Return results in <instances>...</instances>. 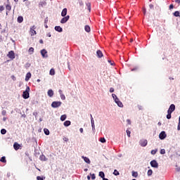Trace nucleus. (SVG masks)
<instances>
[{"label": "nucleus", "mask_w": 180, "mask_h": 180, "mask_svg": "<svg viewBox=\"0 0 180 180\" xmlns=\"http://www.w3.org/2000/svg\"><path fill=\"white\" fill-rule=\"evenodd\" d=\"M63 124L65 127H68V126L71 124V121L67 120L63 123Z\"/></svg>", "instance_id": "a211bd4d"}, {"label": "nucleus", "mask_w": 180, "mask_h": 180, "mask_svg": "<svg viewBox=\"0 0 180 180\" xmlns=\"http://www.w3.org/2000/svg\"><path fill=\"white\" fill-rule=\"evenodd\" d=\"M177 130H180V123H178Z\"/></svg>", "instance_id": "052dcab7"}, {"label": "nucleus", "mask_w": 180, "mask_h": 180, "mask_svg": "<svg viewBox=\"0 0 180 180\" xmlns=\"http://www.w3.org/2000/svg\"><path fill=\"white\" fill-rule=\"evenodd\" d=\"M160 154H162V155L165 154V149H161Z\"/></svg>", "instance_id": "a19ab883"}, {"label": "nucleus", "mask_w": 180, "mask_h": 180, "mask_svg": "<svg viewBox=\"0 0 180 180\" xmlns=\"http://www.w3.org/2000/svg\"><path fill=\"white\" fill-rule=\"evenodd\" d=\"M95 178H96V176H95V174H91V179H95Z\"/></svg>", "instance_id": "603ef678"}, {"label": "nucleus", "mask_w": 180, "mask_h": 180, "mask_svg": "<svg viewBox=\"0 0 180 180\" xmlns=\"http://www.w3.org/2000/svg\"><path fill=\"white\" fill-rule=\"evenodd\" d=\"M11 79H13V81H16V77H15V75H12Z\"/></svg>", "instance_id": "49530a36"}, {"label": "nucleus", "mask_w": 180, "mask_h": 180, "mask_svg": "<svg viewBox=\"0 0 180 180\" xmlns=\"http://www.w3.org/2000/svg\"><path fill=\"white\" fill-rule=\"evenodd\" d=\"M150 165L153 168H158V162H157V160H153L150 162Z\"/></svg>", "instance_id": "39448f33"}, {"label": "nucleus", "mask_w": 180, "mask_h": 180, "mask_svg": "<svg viewBox=\"0 0 180 180\" xmlns=\"http://www.w3.org/2000/svg\"><path fill=\"white\" fill-rule=\"evenodd\" d=\"M127 134L128 137H130L131 132L129 129L127 130Z\"/></svg>", "instance_id": "37998d69"}, {"label": "nucleus", "mask_w": 180, "mask_h": 180, "mask_svg": "<svg viewBox=\"0 0 180 180\" xmlns=\"http://www.w3.org/2000/svg\"><path fill=\"white\" fill-rule=\"evenodd\" d=\"M139 143L141 147H146V146L148 144L147 139L141 140Z\"/></svg>", "instance_id": "6e6552de"}, {"label": "nucleus", "mask_w": 180, "mask_h": 180, "mask_svg": "<svg viewBox=\"0 0 180 180\" xmlns=\"http://www.w3.org/2000/svg\"><path fill=\"white\" fill-rule=\"evenodd\" d=\"M44 131L46 136H49V134H50V131H49V129H44Z\"/></svg>", "instance_id": "c756f323"}, {"label": "nucleus", "mask_w": 180, "mask_h": 180, "mask_svg": "<svg viewBox=\"0 0 180 180\" xmlns=\"http://www.w3.org/2000/svg\"><path fill=\"white\" fill-rule=\"evenodd\" d=\"M55 30H56V32H63V28L60 26H56L55 27Z\"/></svg>", "instance_id": "f3484780"}, {"label": "nucleus", "mask_w": 180, "mask_h": 180, "mask_svg": "<svg viewBox=\"0 0 180 180\" xmlns=\"http://www.w3.org/2000/svg\"><path fill=\"white\" fill-rule=\"evenodd\" d=\"M96 54H97V56L98 57V58H102V57H103V53H102V51L101 50H98L96 51Z\"/></svg>", "instance_id": "f8f14e48"}, {"label": "nucleus", "mask_w": 180, "mask_h": 180, "mask_svg": "<svg viewBox=\"0 0 180 180\" xmlns=\"http://www.w3.org/2000/svg\"><path fill=\"white\" fill-rule=\"evenodd\" d=\"M103 180H109V179H106V178L104 177V178L103 179Z\"/></svg>", "instance_id": "774afa93"}, {"label": "nucleus", "mask_w": 180, "mask_h": 180, "mask_svg": "<svg viewBox=\"0 0 180 180\" xmlns=\"http://www.w3.org/2000/svg\"><path fill=\"white\" fill-rule=\"evenodd\" d=\"M54 95V91L53 90L49 89L48 91V96H49L50 98H51Z\"/></svg>", "instance_id": "2eb2a0df"}, {"label": "nucleus", "mask_w": 180, "mask_h": 180, "mask_svg": "<svg viewBox=\"0 0 180 180\" xmlns=\"http://www.w3.org/2000/svg\"><path fill=\"white\" fill-rule=\"evenodd\" d=\"M175 2H176V4H180V0H175Z\"/></svg>", "instance_id": "e2e57ef3"}, {"label": "nucleus", "mask_w": 180, "mask_h": 180, "mask_svg": "<svg viewBox=\"0 0 180 180\" xmlns=\"http://www.w3.org/2000/svg\"><path fill=\"white\" fill-rule=\"evenodd\" d=\"M132 176H134V178H137L139 176V173H137V172H132Z\"/></svg>", "instance_id": "393cba45"}, {"label": "nucleus", "mask_w": 180, "mask_h": 180, "mask_svg": "<svg viewBox=\"0 0 180 180\" xmlns=\"http://www.w3.org/2000/svg\"><path fill=\"white\" fill-rule=\"evenodd\" d=\"M1 114L3 115V116L6 115V110H3Z\"/></svg>", "instance_id": "09e8293b"}, {"label": "nucleus", "mask_w": 180, "mask_h": 180, "mask_svg": "<svg viewBox=\"0 0 180 180\" xmlns=\"http://www.w3.org/2000/svg\"><path fill=\"white\" fill-rule=\"evenodd\" d=\"M157 151H158L157 149L152 150L150 153L152 154V155H155V154H157Z\"/></svg>", "instance_id": "7c9ffc66"}, {"label": "nucleus", "mask_w": 180, "mask_h": 180, "mask_svg": "<svg viewBox=\"0 0 180 180\" xmlns=\"http://www.w3.org/2000/svg\"><path fill=\"white\" fill-rule=\"evenodd\" d=\"M67 15V8H63L61 13V16H65Z\"/></svg>", "instance_id": "6ab92c4d"}, {"label": "nucleus", "mask_w": 180, "mask_h": 180, "mask_svg": "<svg viewBox=\"0 0 180 180\" xmlns=\"http://www.w3.org/2000/svg\"><path fill=\"white\" fill-rule=\"evenodd\" d=\"M1 134H6V129H2L1 130Z\"/></svg>", "instance_id": "e433bc0d"}, {"label": "nucleus", "mask_w": 180, "mask_h": 180, "mask_svg": "<svg viewBox=\"0 0 180 180\" xmlns=\"http://www.w3.org/2000/svg\"><path fill=\"white\" fill-rule=\"evenodd\" d=\"M13 147H14V150H15V151H18V150L20 148V145L18 143H15L13 144Z\"/></svg>", "instance_id": "ddd939ff"}, {"label": "nucleus", "mask_w": 180, "mask_h": 180, "mask_svg": "<svg viewBox=\"0 0 180 180\" xmlns=\"http://www.w3.org/2000/svg\"><path fill=\"white\" fill-rule=\"evenodd\" d=\"M60 98L62 101H65V96L64 94H60Z\"/></svg>", "instance_id": "4c0bfd02"}, {"label": "nucleus", "mask_w": 180, "mask_h": 180, "mask_svg": "<svg viewBox=\"0 0 180 180\" xmlns=\"http://www.w3.org/2000/svg\"><path fill=\"white\" fill-rule=\"evenodd\" d=\"M79 131H80V133H84V129L80 128V129H79Z\"/></svg>", "instance_id": "bf43d9fd"}, {"label": "nucleus", "mask_w": 180, "mask_h": 180, "mask_svg": "<svg viewBox=\"0 0 180 180\" xmlns=\"http://www.w3.org/2000/svg\"><path fill=\"white\" fill-rule=\"evenodd\" d=\"M87 179H88V180L91 179V176H87Z\"/></svg>", "instance_id": "338daca9"}, {"label": "nucleus", "mask_w": 180, "mask_h": 180, "mask_svg": "<svg viewBox=\"0 0 180 180\" xmlns=\"http://www.w3.org/2000/svg\"><path fill=\"white\" fill-rule=\"evenodd\" d=\"M169 9H174V5L171 4V5L169 6Z\"/></svg>", "instance_id": "4d7b16f0"}, {"label": "nucleus", "mask_w": 180, "mask_h": 180, "mask_svg": "<svg viewBox=\"0 0 180 180\" xmlns=\"http://www.w3.org/2000/svg\"><path fill=\"white\" fill-rule=\"evenodd\" d=\"M65 119H67V115H63L60 116V120L62 122H64V120H65Z\"/></svg>", "instance_id": "5701e85b"}, {"label": "nucleus", "mask_w": 180, "mask_h": 180, "mask_svg": "<svg viewBox=\"0 0 180 180\" xmlns=\"http://www.w3.org/2000/svg\"><path fill=\"white\" fill-rule=\"evenodd\" d=\"M7 56L8 58L13 60V58H15V52L13 51H11L8 52V54Z\"/></svg>", "instance_id": "423d86ee"}, {"label": "nucleus", "mask_w": 180, "mask_h": 180, "mask_svg": "<svg viewBox=\"0 0 180 180\" xmlns=\"http://www.w3.org/2000/svg\"><path fill=\"white\" fill-rule=\"evenodd\" d=\"M174 15L176 16V18L179 17V11H175Z\"/></svg>", "instance_id": "f704fd0d"}, {"label": "nucleus", "mask_w": 180, "mask_h": 180, "mask_svg": "<svg viewBox=\"0 0 180 180\" xmlns=\"http://www.w3.org/2000/svg\"><path fill=\"white\" fill-rule=\"evenodd\" d=\"M88 8H89V10L91 11V4H89Z\"/></svg>", "instance_id": "680f3d73"}, {"label": "nucleus", "mask_w": 180, "mask_h": 180, "mask_svg": "<svg viewBox=\"0 0 180 180\" xmlns=\"http://www.w3.org/2000/svg\"><path fill=\"white\" fill-rule=\"evenodd\" d=\"M30 33L31 36H34V34H37L36 30H34V26H33L32 28H30Z\"/></svg>", "instance_id": "9d476101"}, {"label": "nucleus", "mask_w": 180, "mask_h": 180, "mask_svg": "<svg viewBox=\"0 0 180 180\" xmlns=\"http://www.w3.org/2000/svg\"><path fill=\"white\" fill-rule=\"evenodd\" d=\"M69 19H70V15H67L61 19L60 23H62V24L67 23V22H68Z\"/></svg>", "instance_id": "0eeeda50"}, {"label": "nucleus", "mask_w": 180, "mask_h": 180, "mask_svg": "<svg viewBox=\"0 0 180 180\" xmlns=\"http://www.w3.org/2000/svg\"><path fill=\"white\" fill-rule=\"evenodd\" d=\"M119 101H120L119 100V98L117 97H116V98L115 99V103H118Z\"/></svg>", "instance_id": "3c124183"}, {"label": "nucleus", "mask_w": 180, "mask_h": 180, "mask_svg": "<svg viewBox=\"0 0 180 180\" xmlns=\"http://www.w3.org/2000/svg\"><path fill=\"white\" fill-rule=\"evenodd\" d=\"M174 110H175V105L171 104L167 110V119H171V114L172 113V112H174Z\"/></svg>", "instance_id": "f257e3e1"}, {"label": "nucleus", "mask_w": 180, "mask_h": 180, "mask_svg": "<svg viewBox=\"0 0 180 180\" xmlns=\"http://www.w3.org/2000/svg\"><path fill=\"white\" fill-rule=\"evenodd\" d=\"M110 92L112 94V93H113V92H115V89H113V87H111L110 89Z\"/></svg>", "instance_id": "c03bdc74"}, {"label": "nucleus", "mask_w": 180, "mask_h": 180, "mask_svg": "<svg viewBox=\"0 0 180 180\" xmlns=\"http://www.w3.org/2000/svg\"><path fill=\"white\" fill-rule=\"evenodd\" d=\"M116 103H117V106H119L120 108H123V103H121V101H118Z\"/></svg>", "instance_id": "2f4dec72"}, {"label": "nucleus", "mask_w": 180, "mask_h": 180, "mask_svg": "<svg viewBox=\"0 0 180 180\" xmlns=\"http://www.w3.org/2000/svg\"><path fill=\"white\" fill-rule=\"evenodd\" d=\"M6 11H8V12H10V11L12 9V6H11V5H9V4H7V5L6 6Z\"/></svg>", "instance_id": "b1692460"}, {"label": "nucleus", "mask_w": 180, "mask_h": 180, "mask_svg": "<svg viewBox=\"0 0 180 180\" xmlns=\"http://www.w3.org/2000/svg\"><path fill=\"white\" fill-rule=\"evenodd\" d=\"M39 43H40L41 44H43V39H40V40H39Z\"/></svg>", "instance_id": "0e129e2a"}, {"label": "nucleus", "mask_w": 180, "mask_h": 180, "mask_svg": "<svg viewBox=\"0 0 180 180\" xmlns=\"http://www.w3.org/2000/svg\"><path fill=\"white\" fill-rule=\"evenodd\" d=\"M44 26H45L46 29H47L49 27V26H47V24H45Z\"/></svg>", "instance_id": "69168bd1"}, {"label": "nucleus", "mask_w": 180, "mask_h": 180, "mask_svg": "<svg viewBox=\"0 0 180 180\" xmlns=\"http://www.w3.org/2000/svg\"><path fill=\"white\" fill-rule=\"evenodd\" d=\"M32 78V73L27 72L25 76V81H29Z\"/></svg>", "instance_id": "4468645a"}, {"label": "nucleus", "mask_w": 180, "mask_h": 180, "mask_svg": "<svg viewBox=\"0 0 180 180\" xmlns=\"http://www.w3.org/2000/svg\"><path fill=\"white\" fill-rule=\"evenodd\" d=\"M29 92H30V87L27 86L25 91L22 93V98L24 99H29Z\"/></svg>", "instance_id": "f03ea898"}, {"label": "nucleus", "mask_w": 180, "mask_h": 180, "mask_svg": "<svg viewBox=\"0 0 180 180\" xmlns=\"http://www.w3.org/2000/svg\"><path fill=\"white\" fill-rule=\"evenodd\" d=\"M29 53H31V54H32V53H34V49L33 47H30L29 49Z\"/></svg>", "instance_id": "72a5a7b5"}, {"label": "nucleus", "mask_w": 180, "mask_h": 180, "mask_svg": "<svg viewBox=\"0 0 180 180\" xmlns=\"http://www.w3.org/2000/svg\"><path fill=\"white\" fill-rule=\"evenodd\" d=\"M61 101H53L51 103V107L52 108H60V106H61Z\"/></svg>", "instance_id": "7ed1b4c3"}, {"label": "nucleus", "mask_w": 180, "mask_h": 180, "mask_svg": "<svg viewBox=\"0 0 180 180\" xmlns=\"http://www.w3.org/2000/svg\"><path fill=\"white\" fill-rule=\"evenodd\" d=\"M18 23H22V22H23V17L22 16H18Z\"/></svg>", "instance_id": "412c9836"}, {"label": "nucleus", "mask_w": 180, "mask_h": 180, "mask_svg": "<svg viewBox=\"0 0 180 180\" xmlns=\"http://www.w3.org/2000/svg\"><path fill=\"white\" fill-rule=\"evenodd\" d=\"M39 160L41 161H46L47 160V159L46 158V156H44V155H40Z\"/></svg>", "instance_id": "aec40b11"}, {"label": "nucleus", "mask_w": 180, "mask_h": 180, "mask_svg": "<svg viewBox=\"0 0 180 180\" xmlns=\"http://www.w3.org/2000/svg\"><path fill=\"white\" fill-rule=\"evenodd\" d=\"M41 54L43 58H47L49 56H47V51L46 49L41 50Z\"/></svg>", "instance_id": "20e7f679"}, {"label": "nucleus", "mask_w": 180, "mask_h": 180, "mask_svg": "<svg viewBox=\"0 0 180 180\" xmlns=\"http://www.w3.org/2000/svg\"><path fill=\"white\" fill-rule=\"evenodd\" d=\"M82 158L85 162H86V164H91V160L87 157L82 156Z\"/></svg>", "instance_id": "9b49d317"}, {"label": "nucleus", "mask_w": 180, "mask_h": 180, "mask_svg": "<svg viewBox=\"0 0 180 180\" xmlns=\"http://www.w3.org/2000/svg\"><path fill=\"white\" fill-rule=\"evenodd\" d=\"M1 162H4L6 163V158H5V156L1 157V158L0 159Z\"/></svg>", "instance_id": "a878e982"}, {"label": "nucleus", "mask_w": 180, "mask_h": 180, "mask_svg": "<svg viewBox=\"0 0 180 180\" xmlns=\"http://www.w3.org/2000/svg\"><path fill=\"white\" fill-rule=\"evenodd\" d=\"M49 74H50V75H54L56 74V70H54L53 68L51 69Z\"/></svg>", "instance_id": "bb28decb"}, {"label": "nucleus", "mask_w": 180, "mask_h": 180, "mask_svg": "<svg viewBox=\"0 0 180 180\" xmlns=\"http://www.w3.org/2000/svg\"><path fill=\"white\" fill-rule=\"evenodd\" d=\"M48 22H49V18L46 17V18H45V20H44V24H45V25H47Z\"/></svg>", "instance_id": "79ce46f5"}, {"label": "nucleus", "mask_w": 180, "mask_h": 180, "mask_svg": "<svg viewBox=\"0 0 180 180\" xmlns=\"http://www.w3.org/2000/svg\"><path fill=\"white\" fill-rule=\"evenodd\" d=\"M127 122L128 124H131V121H130V120H127Z\"/></svg>", "instance_id": "5fc2aeb1"}, {"label": "nucleus", "mask_w": 180, "mask_h": 180, "mask_svg": "<svg viewBox=\"0 0 180 180\" xmlns=\"http://www.w3.org/2000/svg\"><path fill=\"white\" fill-rule=\"evenodd\" d=\"M58 92H59L60 95H62V94H63V90L59 89Z\"/></svg>", "instance_id": "13d9d810"}, {"label": "nucleus", "mask_w": 180, "mask_h": 180, "mask_svg": "<svg viewBox=\"0 0 180 180\" xmlns=\"http://www.w3.org/2000/svg\"><path fill=\"white\" fill-rule=\"evenodd\" d=\"M113 174L115 175L116 176H117V175H120V173H119V171L115 169Z\"/></svg>", "instance_id": "473e14b6"}, {"label": "nucleus", "mask_w": 180, "mask_h": 180, "mask_svg": "<svg viewBox=\"0 0 180 180\" xmlns=\"http://www.w3.org/2000/svg\"><path fill=\"white\" fill-rule=\"evenodd\" d=\"M99 141H101V143H106V139H105V138H101Z\"/></svg>", "instance_id": "c9c22d12"}, {"label": "nucleus", "mask_w": 180, "mask_h": 180, "mask_svg": "<svg viewBox=\"0 0 180 180\" xmlns=\"http://www.w3.org/2000/svg\"><path fill=\"white\" fill-rule=\"evenodd\" d=\"M37 180H44V179H43V177H41L40 176H37Z\"/></svg>", "instance_id": "a18cd8bd"}, {"label": "nucleus", "mask_w": 180, "mask_h": 180, "mask_svg": "<svg viewBox=\"0 0 180 180\" xmlns=\"http://www.w3.org/2000/svg\"><path fill=\"white\" fill-rule=\"evenodd\" d=\"M108 63H110V65H113V64H115L112 60H108Z\"/></svg>", "instance_id": "6e6d98bb"}, {"label": "nucleus", "mask_w": 180, "mask_h": 180, "mask_svg": "<svg viewBox=\"0 0 180 180\" xmlns=\"http://www.w3.org/2000/svg\"><path fill=\"white\" fill-rule=\"evenodd\" d=\"M2 11H5V7H4V6H0V12H2Z\"/></svg>", "instance_id": "ea45409f"}, {"label": "nucleus", "mask_w": 180, "mask_h": 180, "mask_svg": "<svg viewBox=\"0 0 180 180\" xmlns=\"http://www.w3.org/2000/svg\"><path fill=\"white\" fill-rule=\"evenodd\" d=\"M99 176L103 179V178H105V173H103V172H100Z\"/></svg>", "instance_id": "c85d7f7f"}, {"label": "nucleus", "mask_w": 180, "mask_h": 180, "mask_svg": "<svg viewBox=\"0 0 180 180\" xmlns=\"http://www.w3.org/2000/svg\"><path fill=\"white\" fill-rule=\"evenodd\" d=\"M84 30H85L87 33H89V32H91V27H89V25H85V27H84Z\"/></svg>", "instance_id": "dca6fc26"}, {"label": "nucleus", "mask_w": 180, "mask_h": 180, "mask_svg": "<svg viewBox=\"0 0 180 180\" xmlns=\"http://www.w3.org/2000/svg\"><path fill=\"white\" fill-rule=\"evenodd\" d=\"M91 127L93 130H95V121L94 120V118H91Z\"/></svg>", "instance_id": "4be33fe9"}, {"label": "nucleus", "mask_w": 180, "mask_h": 180, "mask_svg": "<svg viewBox=\"0 0 180 180\" xmlns=\"http://www.w3.org/2000/svg\"><path fill=\"white\" fill-rule=\"evenodd\" d=\"M112 96L113 99H116V98H117V96H116V94H112Z\"/></svg>", "instance_id": "de8ad7c7"}, {"label": "nucleus", "mask_w": 180, "mask_h": 180, "mask_svg": "<svg viewBox=\"0 0 180 180\" xmlns=\"http://www.w3.org/2000/svg\"><path fill=\"white\" fill-rule=\"evenodd\" d=\"M63 141H65L66 143H68V141L69 139H68V138L64 136V137L63 138Z\"/></svg>", "instance_id": "58836bf2"}, {"label": "nucleus", "mask_w": 180, "mask_h": 180, "mask_svg": "<svg viewBox=\"0 0 180 180\" xmlns=\"http://www.w3.org/2000/svg\"><path fill=\"white\" fill-rule=\"evenodd\" d=\"M138 109H139V110H143V106L138 105Z\"/></svg>", "instance_id": "8fccbe9b"}, {"label": "nucleus", "mask_w": 180, "mask_h": 180, "mask_svg": "<svg viewBox=\"0 0 180 180\" xmlns=\"http://www.w3.org/2000/svg\"><path fill=\"white\" fill-rule=\"evenodd\" d=\"M147 175H148V176H151L153 175V170L149 169L147 172Z\"/></svg>", "instance_id": "cd10ccee"}, {"label": "nucleus", "mask_w": 180, "mask_h": 180, "mask_svg": "<svg viewBox=\"0 0 180 180\" xmlns=\"http://www.w3.org/2000/svg\"><path fill=\"white\" fill-rule=\"evenodd\" d=\"M149 8H150V9H153V8H154V5L150 4V5H149Z\"/></svg>", "instance_id": "864d4df0"}, {"label": "nucleus", "mask_w": 180, "mask_h": 180, "mask_svg": "<svg viewBox=\"0 0 180 180\" xmlns=\"http://www.w3.org/2000/svg\"><path fill=\"white\" fill-rule=\"evenodd\" d=\"M165 137H167V134H165V131H164L159 134V138L160 139V140H164Z\"/></svg>", "instance_id": "1a4fd4ad"}]
</instances>
